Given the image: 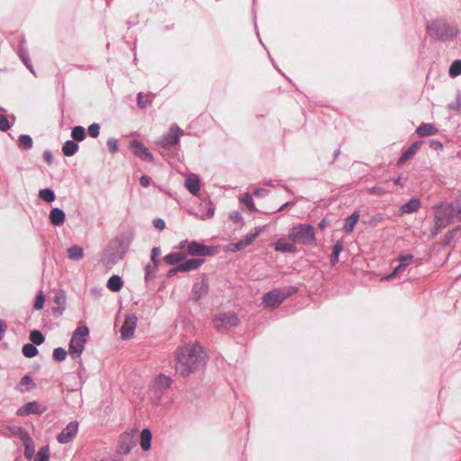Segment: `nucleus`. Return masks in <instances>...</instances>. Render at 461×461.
I'll use <instances>...</instances> for the list:
<instances>
[{"mask_svg": "<svg viewBox=\"0 0 461 461\" xmlns=\"http://www.w3.org/2000/svg\"><path fill=\"white\" fill-rule=\"evenodd\" d=\"M434 226L431 236H437L443 229L448 226L455 217H458L455 203H443L434 207Z\"/></svg>", "mask_w": 461, "mask_h": 461, "instance_id": "nucleus-3", "label": "nucleus"}, {"mask_svg": "<svg viewBox=\"0 0 461 461\" xmlns=\"http://www.w3.org/2000/svg\"><path fill=\"white\" fill-rule=\"evenodd\" d=\"M23 354L27 357H33L38 354V349L32 344H25L23 347Z\"/></svg>", "mask_w": 461, "mask_h": 461, "instance_id": "nucleus-35", "label": "nucleus"}, {"mask_svg": "<svg viewBox=\"0 0 461 461\" xmlns=\"http://www.w3.org/2000/svg\"><path fill=\"white\" fill-rule=\"evenodd\" d=\"M44 302H45V296L44 294L41 292L37 296H36V299H35V303H34V308L36 310H41L43 308V305H44Z\"/></svg>", "mask_w": 461, "mask_h": 461, "instance_id": "nucleus-44", "label": "nucleus"}, {"mask_svg": "<svg viewBox=\"0 0 461 461\" xmlns=\"http://www.w3.org/2000/svg\"><path fill=\"white\" fill-rule=\"evenodd\" d=\"M360 213L358 211L354 212L350 216L346 219L344 230L347 233H351L354 230L356 223L358 221Z\"/></svg>", "mask_w": 461, "mask_h": 461, "instance_id": "nucleus-25", "label": "nucleus"}, {"mask_svg": "<svg viewBox=\"0 0 461 461\" xmlns=\"http://www.w3.org/2000/svg\"><path fill=\"white\" fill-rule=\"evenodd\" d=\"M43 156H44L45 160L49 164H50L52 162V155L50 151H45Z\"/></svg>", "mask_w": 461, "mask_h": 461, "instance_id": "nucleus-63", "label": "nucleus"}, {"mask_svg": "<svg viewBox=\"0 0 461 461\" xmlns=\"http://www.w3.org/2000/svg\"><path fill=\"white\" fill-rule=\"evenodd\" d=\"M289 239L300 244H312L315 241V231L312 225L297 224L289 232Z\"/></svg>", "mask_w": 461, "mask_h": 461, "instance_id": "nucleus-5", "label": "nucleus"}, {"mask_svg": "<svg viewBox=\"0 0 461 461\" xmlns=\"http://www.w3.org/2000/svg\"><path fill=\"white\" fill-rule=\"evenodd\" d=\"M68 256L72 260H80L84 256L83 249L77 245L71 246L68 249Z\"/></svg>", "mask_w": 461, "mask_h": 461, "instance_id": "nucleus-28", "label": "nucleus"}, {"mask_svg": "<svg viewBox=\"0 0 461 461\" xmlns=\"http://www.w3.org/2000/svg\"><path fill=\"white\" fill-rule=\"evenodd\" d=\"M66 299V294L63 290L58 291L54 297V303L60 306V312L65 309Z\"/></svg>", "mask_w": 461, "mask_h": 461, "instance_id": "nucleus-32", "label": "nucleus"}, {"mask_svg": "<svg viewBox=\"0 0 461 461\" xmlns=\"http://www.w3.org/2000/svg\"><path fill=\"white\" fill-rule=\"evenodd\" d=\"M10 128L9 122L5 115L0 113V130L7 131Z\"/></svg>", "mask_w": 461, "mask_h": 461, "instance_id": "nucleus-46", "label": "nucleus"}, {"mask_svg": "<svg viewBox=\"0 0 461 461\" xmlns=\"http://www.w3.org/2000/svg\"><path fill=\"white\" fill-rule=\"evenodd\" d=\"M448 72L452 77L459 76L461 74V59L452 62Z\"/></svg>", "mask_w": 461, "mask_h": 461, "instance_id": "nucleus-34", "label": "nucleus"}, {"mask_svg": "<svg viewBox=\"0 0 461 461\" xmlns=\"http://www.w3.org/2000/svg\"><path fill=\"white\" fill-rule=\"evenodd\" d=\"M68 352L62 348H57L53 351V357L57 361H63L66 359Z\"/></svg>", "mask_w": 461, "mask_h": 461, "instance_id": "nucleus-42", "label": "nucleus"}, {"mask_svg": "<svg viewBox=\"0 0 461 461\" xmlns=\"http://www.w3.org/2000/svg\"><path fill=\"white\" fill-rule=\"evenodd\" d=\"M426 27L431 38L441 41H453L460 32L456 24L449 23L442 19L430 20L427 23Z\"/></svg>", "mask_w": 461, "mask_h": 461, "instance_id": "nucleus-2", "label": "nucleus"}, {"mask_svg": "<svg viewBox=\"0 0 461 461\" xmlns=\"http://www.w3.org/2000/svg\"><path fill=\"white\" fill-rule=\"evenodd\" d=\"M240 203L247 206L249 210L255 211V205L252 196L249 194H244L240 198Z\"/></svg>", "mask_w": 461, "mask_h": 461, "instance_id": "nucleus-40", "label": "nucleus"}, {"mask_svg": "<svg viewBox=\"0 0 461 461\" xmlns=\"http://www.w3.org/2000/svg\"><path fill=\"white\" fill-rule=\"evenodd\" d=\"M100 126L97 123H93L88 127V133L91 137L96 138L99 135Z\"/></svg>", "mask_w": 461, "mask_h": 461, "instance_id": "nucleus-45", "label": "nucleus"}, {"mask_svg": "<svg viewBox=\"0 0 461 461\" xmlns=\"http://www.w3.org/2000/svg\"><path fill=\"white\" fill-rule=\"evenodd\" d=\"M19 432H20L21 438H22L23 441L25 443V445L32 443V439H31L29 434L25 430H23V429H19Z\"/></svg>", "mask_w": 461, "mask_h": 461, "instance_id": "nucleus-51", "label": "nucleus"}, {"mask_svg": "<svg viewBox=\"0 0 461 461\" xmlns=\"http://www.w3.org/2000/svg\"><path fill=\"white\" fill-rule=\"evenodd\" d=\"M413 256L411 254H406L399 257V261L406 263V266L412 261Z\"/></svg>", "mask_w": 461, "mask_h": 461, "instance_id": "nucleus-54", "label": "nucleus"}, {"mask_svg": "<svg viewBox=\"0 0 461 461\" xmlns=\"http://www.w3.org/2000/svg\"><path fill=\"white\" fill-rule=\"evenodd\" d=\"M405 267H406V263H403V262H400V265L397 266L393 272L386 276H384L382 278V280H390L392 279L393 277L396 276L398 274H400L401 272L404 271L405 270Z\"/></svg>", "mask_w": 461, "mask_h": 461, "instance_id": "nucleus-41", "label": "nucleus"}, {"mask_svg": "<svg viewBox=\"0 0 461 461\" xmlns=\"http://www.w3.org/2000/svg\"><path fill=\"white\" fill-rule=\"evenodd\" d=\"M183 134V130H181L176 125H172L170 127L169 132L164 136V138L160 140V145L162 146H173L176 145L180 136Z\"/></svg>", "mask_w": 461, "mask_h": 461, "instance_id": "nucleus-13", "label": "nucleus"}, {"mask_svg": "<svg viewBox=\"0 0 461 461\" xmlns=\"http://www.w3.org/2000/svg\"><path fill=\"white\" fill-rule=\"evenodd\" d=\"M342 249H343V244L340 241H338L333 246V251L331 253V258H330L332 265H335L338 262L339 253L342 251Z\"/></svg>", "mask_w": 461, "mask_h": 461, "instance_id": "nucleus-33", "label": "nucleus"}, {"mask_svg": "<svg viewBox=\"0 0 461 461\" xmlns=\"http://www.w3.org/2000/svg\"><path fill=\"white\" fill-rule=\"evenodd\" d=\"M89 330L86 326H79L73 333L69 342L68 353L73 358H77L82 354L86 343Z\"/></svg>", "mask_w": 461, "mask_h": 461, "instance_id": "nucleus-4", "label": "nucleus"}, {"mask_svg": "<svg viewBox=\"0 0 461 461\" xmlns=\"http://www.w3.org/2000/svg\"><path fill=\"white\" fill-rule=\"evenodd\" d=\"M275 249L280 252L294 253L296 251V247L293 243L280 239L275 243Z\"/></svg>", "mask_w": 461, "mask_h": 461, "instance_id": "nucleus-23", "label": "nucleus"}, {"mask_svg": "<svg viewBox=\"0 0 461 461\" xmlns=\"http://www.w3.org/2000/svg\"><path fill=\"white\" fill-rule=\"evenodd\" d=\"M213 326L216 330H226L237 326L239 320L233 313H221L212 319Z\"/></svg>", "mask_w": 461, "mask_h": 461, "instance_id": "nucleus-7", "label": "nucleus"}, {"mask_svg": "<svg viewBox=\"0 0 461 461\" xmlns=\"http://www.w3.org/2000/svg\"><path fill=\"white\" fill-rule=\"evenodd\" d=\"M288 296V294L274 290L267 293L263 297V303L269 308L278 307Z\"/></svg>", "mask_w": 461, "mask_h": 461, "instance_id": "nucleus-9", "label": "nucleus"}, {"mask_svg": "<svg viewBox=\"0 0 461 461\" xmlns=\"http://www.w3.org/2000/svg\"><path fill=\"white\" fill-rule=\"evenodd\" d=\"M157 268H158V264L151 263V264L147 265L146 269H145L146 270V277L152 276L157 271Z\"/></svg>", "mask_w": 461, "mask_h": 461, "instance_id": "nucleus-48", "label": "nucleus"}, {"mask_svg": "<svg viewBox=\"0 0 461 461\" xmlns=\"http://www.w3.org/2000/svg\"><path fill=\"white\" fill-rule=\"evenodd\" d=\"M136 430L124 432L120 437L118 443V452L122 455H127L131 452V448L135 446L134 437Z\"/></svg>", "mask_w": 461, "mask_h": 461, "instance_id": "nucleus-8", "label": "nucleus"}, {"mask_svg": "<svg viewBox=\"0 0 461 461\" xmlns=\"http://www.w3.org/2000/svg\"><path fill=\"white\" fill-rule=\"evenodd\" d=\"M153 225L158 230H163L165 228V222L162 219H155L153 221Z\"/></svg>", "mask_w": 461, "mask_h": 461, "instance_id": "nucleus-55", "label": "nucleus"}, {"mask_svg": "<svg viewBox=\"0 0 461 461\" xmlns=\"http://www.w3.org/2000/svg\"><path fill=\"white\" fill-rule=\"evenodd\" d=\"M369 194L382 195L385 194V191L380 186H374L368 189Z\"/></svg>", "mask_w": 461, "mask_h": 461, "instance_id": "nucleus-53", "label": "nucleus"}, {"mask_svg": "<svg viewBox=\"0 0 461 461\" xmlns=\"http://www.w3.org/2000/svg\"><path fill=\"white\" fill-rule=\"evenodd\" d=\"M214 215V208L209 203V207L206 212L207 218H212Z\"/></svg>", "mask_w": 461, "mask_h": 461, "instance_id": "nucleus-62", "label": "nucleus"}, {"mask_svg": "<svg viewBox=\"0 0 461 461\" xmlns=\"http://www.w3.org/2000/svg\"><path fill=\"white\" fill-rule=\"evenodd\" d=\"M149 104V101L148 99L144 100V97L141 93L138 95V105L140 108L146 107Z\"/></svg>", "mask_w": 461, "mask_h": 461, "instance_id": "nucleus-52", "label": "nucleus"}, {"mask_svg": "<svg viewBox=\"0 0 461 461\" xmlns=\"http://www.w3.org/2000/svg\"><path fill=\"white\" fill-rule=\"evenodd\" d=\"M230 219H232L235 221H239L242 220L241 214L239 212H233L230 215Z\"/></svg>", "mask_w": 461, "mask_h": 461, "instance_id": "nucleus-59", "label": "nucleus"}, {"mask_svg": "<svg viewBox=\"0 0 461 461\" xmlns=\"http://www.w3.org/2000/svg\"><path fill=\"white\" fill-rule=\"evenodd\" d=\"M208 290V281L205 276H202L200 279H197L193 285L192 299L194 301H198L207 294Z\"/></svg>", "mask_w": 461, "mask_h": 461, "instance_id": "nucleus-11", "label": "nucleus"}, {"mask_svg": "<svg viewBox=\"0 0 461 461\" xmlns=\"http://www.w3.org/2000/svg\"><path fill=\"white\" fill-rule=\"evenodd\" d=\"M33 453H34V447L32 445V443L30 444H26L25 445V451H24V455L25 456L28 458V459H31L33 456Z\"/></svg>", "mask_w": 461, "mask_h": 461, "instance_id": "nucleus-50", "label": "nucleus"}, {"mask_svg": "<svg viewBox=\"0 0 461 461\" xmlns=\"http://www.w3.org/2000/svg\"><path fill=\"white\" fill-rule=\"evenodd\" d=\"M71 135L75 140L81 141L85 139L86 136L85 129L82 126H76L72 130Z\"/></svg>", "mask_w": 461, "mask_h": 461, "instance_id": "nucleus-38", "label": "nucleus"}, {"mask_svg": "<svg viewBox=\"0 0 461 461\" xmlns=\"http://www.w3.org/2000/svg\"><path fill=\"white\" fill-rule=\"evenodd\" d=\"M456 207V210H457V215H458V218L461 220V196L460 198L456 201V203H455Z\"/></svg>", "mask_w": 461, "mask_h": 461, "instance_id": "nucleus-61", "label": "nucleus"}, {"mask_svg": "<svg viewBox=\"0 0 461 461\" xmlns=\"http://www.w3.org/2000/svg\"><path fill=\"white\" fill-rule=\"evenodd\" d=\"M132 152L137 156L139 157L140 158H141L142 160H145V161H152L153 160V156L152 154L149 151L148 148H146L141 142H140L139 140H132L131 142V145H130Z\"/></svg>", "mask_w": 461, "mask_h": 461, "instance_id": "nucleus-14", "label": "nucleus"}, {"mask_svg": "<svg viewBox=\"0 0 461 461\" xmlns=\"http://www.w3.org/2000/svg\"><path fill=\"white\" fill-rule=\"evenodd\" d=\"M262 228L258 227L253 231L248 233L243 239L236 243H230L224 248V251L237 252L249 246L259 236Z\"/></svg>", "mask_w": 461, "mask_h": 461, "instance_id": "nucleus-6", "label": "nucleus"}, {"mask_svg": "<svg viewBox=\"0 0 461 461\" xmlns=\"http://www.w3.org/2000/svg\"><path fill=\"white\" fill-rule=\"evenodd\" d=\"M42 411L40 410V406L36 402H30L22 408L18 409L17 415H30V414H40Z\"/></svg>", "mask_w": 461, "mask_h": 461, "instance_id": "nucleus-18", "label": "nucleus"}, {"mask_svg": "<svg viewBox=\"0 0 461 461\" xmlns=\"http://www.w3.org/2000/svg\"><path fill=\"white\" fill-rule=\"evenodd\" d=\"M421 203L418 198H412L408 203L401 206V214L412 213L420 208Z\"/></svg>", "mask_w": 461, "mask_h": 461, "instance_id": "nucleus-19", "label": "nucleus"}, {"mask_svg": "<svg viewBox=\"0 0 461 461\" xmlns=\"http://www.w3.org/2000/svg\"><path fill=\"white\" fill-rule=\"evenodd\" d=\"M160 256V249L158 247H155L151 250V261L152 263H158V257Z\"/></svg>", "mask_w": 461, "mask_h": 461, "instance_id": "nucleus-49", "label": "nucleus"}, {"mask_svg": "<svg viewBox=\"0 0 461 461\" xmlns=\"http://www.w3.org/2000/svg\"><path fill=\"white\" fill-rule=\"evenodd\" d=\"M185 258V254L183 252H174L167 255L164 258L167 265H175Z\"/></svg>", "mask_w": 461, "mask_h": 461, "instance_id": "nucleus-29", "label": "nucleus"}, {"mask_svg": "<svg viewBox=\"0 0 461 461\" xmlns=\"http://www.w3.org/2000/svg\"><path fill=\"white\" fill-rule=\"evenodd\" d=\"M34 387H35V384H34L33 380L32 379V377H30L29 375H24L23 377H22V379L17 386V389L23 393L25 391H29Z\"/></svg>", "mask_w": 461, "mask_h": 461, "instance_id": "nucleus-26", "label": "nucleus"}, {"mask_svg": "<svg viewBox=\"0 0 461 461\" xmlns=\"http://www.w3.org/2000/svg\"><path fill=\"white\" fill-rule=\"evenodd\" d=\"M78 432V422L71 421L58 435L57 439L61 444H67L72 441Z\"/></svg>", "mask_w": 461, "mask_h": 461, "instance_id": "nucleus-10", "label": "nucleus"}, {"mask_svg": "<svg viewBox=\"0 0 461 461\" xmlns=\"http://www.w3.org/2000/svg\"><path fill=\"white\" fill-rule=\"evenodd\" d=\"M416 132L420 137H427L435 135L438 132V129L432 123H421L416 130Z\"/></svg>", "mask_w": 461, "mask_h": 461, "instance_id": "nucleus-22", "label": "nucleus"}, {"mask_svg": "<svg viewBox=\"0 0 461 461\" xmlns=\"http://www.w3.org/2000/svg\"><path fill=\"white\" fill-rule=\"evenodd\" d=\"M20 57L22 58L23 63L26 65V67L32 72L34 73V70L31 65V63L29 62V59L27 57H25V55L21 51V54H20Z\"/></svg>", "mask_w": 461, "mask_h": 461, "instance_id": "nucleus-57", "label": "nucleus"}, {"mask_svg": "<svg viewBox=\"0 0 461 461\" xmlns=\"http://www.w3.org/2000/svg\"><path fill=\"white\" fill-rule=\"evenodd\" d=\"M205 360L203 348L196 341L191 342L176 349L174 368L179 375L186 377L203 366Z\"/></svg>", "mask_w": 461, "mask_h": 461, "instance_id": "nucleus-1", "label": "nucleus"}, {"mask_svg": "<svg viewBox=\"0 0 461 461\" xmlns=\"http://www.w3.org/2000/svg\"><path fill=\"white\" fill-rule=\"evenodd\" d=\"M107 287L113 292H118L122 287V281L119 276L113 275L107 282Z\"/></svg>", "mask_w": 461, "mask_h": 461, "instance_id": "nucleus-27", "label": "nucleus"}, {"mask_svg": "<svg viewBox=\"0 0 461 461\" xmlns=\"http://www.w3.org/2000/svg\"><path fill=\"white\" fill-rule=\"evenodd\" d=\"M140 183L142 186L147 187L149 185V178L146 176H142L140 179Z\"/></svg>", "mask_w": 461, "mask_h": 461, "instance_id": "nucleus-60", "label": "nucleus"}, {"mask_svg": "<svg viewBox=\"0 0 461 461\" xmlns=\"http://www.w3.org/2000/svg\"><path fill=\"white\" fill-rule=\"evenodd\" d=\"M107 146L112 153H115L118 150V144L115 139H109L107 140Z\"/></svg>", "mask_w": 461, "mask_h": 461, "instance_id": "nucleus-47", "label": "nucleus"}, {"mask_svg": "<svg viewBox=\"0 0 461 461\" xmlns=\"http://www.w3.org/2000/svg\"><path fill=\"white\" fill-rule=\"evenodd\" d=\"M30 339L36 345H41L44 341V336L39 330H32L30 334Z\"/></svg>", "mask_w": 461, "mask_h": 461, "instance_id": "nucleus-39", "label": "nucleus"}, {"mask_svg": "<svg viewBox=\"0 0 461 461\" xmlns=\"http://www.w3.org/2000/svg\"><path fill=\"white\" fill-rule=\"evenodd\" d=\"M172 380L165 375H158L152 382V388L157 392H164L171 385Z\"/></svg>", "mask_w": 461, "mask_h": 461, "instance_id": "nucleus-16", "label": "nucleus"}, {"mask_svg": "<svg viewBox=\"0 0 461 461\" xmlns=\"http://www.w3.org/2000/svg\"><path fill=\"white\" fill-rule=\"evenodd\" d=\"M185 187L193 194H197L200 191V180L195 175H190L185 179Z\"/></svg>", "mask_w": 461, "mask_h": 461, "instance_id": "nucleus-21", "label": "nucleus"}, {"mask_svg": "<svg viewBox=\"0 0 461 461\" xmlns=\"http://www.w3.org/2000/svg\"><path fill=\"white\" fill-rule=\"evenodd\" d=\"M459 107H461V96H460V97H458V99L456 100V104H450L448 105V108H449L450 110H456V109H458Z\"/></svg>", "mask_w": 461, "mask_h": 461, "instance_id": "nucleus-58", "label": "nucleus"}, {"mask_svg": "<svg viewBox=\"0 0 461 461\" xmlns=\"http://www.w3.org/2000/svg\"><path fill=\"white\" fill-rule=\"evenodd\" d=\"M408 149L414 155L419 149V144L417 142L413 143Z\"/></svg>", "mask_w": 461, "mask_h": 461, "instance_id": "nucleus-64", "label": "nucleus"}, {"mask_svg": "<svg viewBox=\"0 0 461 461\" xmlns=\"http://www.w3.org/2000/svg\"><path fill=\"white\" fill-rule=\"evenodd\" d=\"M413 157L412 153L409 150V149H406L402 154V156L400 157V158L398 159V162H397V165L400 167L402 166V164H404L406 161H408L409 159H411V158Z\"/></svg>", "mask_w": 461, "mask_h": 461, "instance_id": "nucleus-43", "label": "nucleus"}, {"mask_svg": "<svg viewBox=\"0 0 461 461\" xmlns=\"http://www.w3.org/2000/svg\"><path fill=\"white\" fill-rule=\"evenodd\" d=\"M18 146L24 149H30L32 147V139L27 134H23L19 137Z\"/></svg>", "mask_w": 461, "mask_h": 461, "instance_id": "nucleus-31", "label": "nucleus"}, {"mask_svg": "<svg viewBox=\"0 0 461 461\" xmlns=\"http://www.w3.org/2000/svg\"><path fill=\"white\" fill-rule=\"evenodd\" d=\"M39 196L41 199L46 202H52L55 200L54 192L49 188L41 190L39 193Z\"/></svg>", "mask_w": 461, "mask_h": 461, "instance_id": "nucleus-36", "label": "nucleus"}, {"mask_svg": "<svg viewBox=\"0 0 461 461\" xmlns=\"http://www.w3.org/2000/svg\"><path fill=\"white\" fill-rule=\"evenodd\" d=\"M152 434L150 429H144L140 432V447L144 451H148L151 447Z\"/></svg>", "mask_w": 461, "mask_h": 461, "instance_id": "nucleus-24", "label": "nucleus"}, {"mask_svg": "<svg viewBox=\"0 0 461 461\" xmlns=\"http://www.w3.org/2000/svg\"><path fill=\"white\" fill-rule=\"evenodd\" d=\"M78 150V145L73 140H67L62 148L66 156H72Z\"/></svg>", "mask_w": 461, "mask_h": 461, "instance_id": "nucleus-30", "label": "nucleus"}, {"mask_svg": "<svg viewBox=\"0 0 461 461\" xmlns=\"http://www.w3.org/2000/svg\"><path fill=\"white\" fill-rule=\"evenodd\" d=\"M50 221L54 226H60L65 221V212L59 208H53L50 212Z\"/></svg>", "mask_w": 461, "mask_h": 461, "instance_id": "nucleus-20", "label": "nucleus"}, {"mask_svg": "<svg viewBox=\"0 0 461 461\" xmlns=\"http://www.w3.org/2000/svg\"><path fill=\"white\" fill-rule=\"evenodd\" d=\"M137 326V318L135 315H127L121 329V336L123 339H131Z\"/></svg>", "mask_w": 461, "mask_h": 461, "instance_id": "nucleus-12", "label": "nucleus"}, {"mask_svg": "<svg viewBox=\"0 0 461 461\" xmlns=\"http://www.w3.org/2000/svg\"><path fill=\"white\" fill-rule=\"evenodd\" d=\"M203 263V259L201 258H191L184 263L177 266V269H179L180 272H189L192 270L198 269L202 264Z\"/></svg>", "mask_w": 461, "mask_h": 461, "instance_id": "nucleus-17", "label": "nucleus"}, {"mask_svg": "<svg viewBox=\"0 0 461 461\" xmlns=\"http://www.w3.org/2000/svg\"><path fill=\"white\" fill-rule=\"evenodd\" d=\"M458 231V229L456 228V229H453L451 230L450 231H448L446 235V243H448L450 242V240L454 238V236L456 235V233Z\"/></svg>", "mask_w": 461, "mask_h": 461, "instance_id": "nucleus-56", "label": "nucleus"}, {"mask_svg": "<svg viewBox=\"0 0 461 461\" xmlns=\"http://www.w3.org/2000/svg\"><path fill=\"white\" fill-rule=\"evenodd\" d=\"M49 452H50V448L48 446L41 447L38 451L34 461H49V458H50Z\"/></svg>", "mask_w": 461, "mask_h": 461, "instance_id": "nucleus-37", "label": "nucleus"}, {"mask_svg": "<svg viewBox=\"0 0 461 461\" xmlns=\"http://www.w3.org/2000/svg\"><path fill=\"white\" fill-rule=\"evenodd\" d=\"M188 254L191 256H206L210 255V249L199 242L192 241L187 246Z\"/></svg>", "mask_w": 461, "mask_h": 461, "instance_id": "nucleus-15", "label": "nucleus"}]
</instances>
